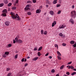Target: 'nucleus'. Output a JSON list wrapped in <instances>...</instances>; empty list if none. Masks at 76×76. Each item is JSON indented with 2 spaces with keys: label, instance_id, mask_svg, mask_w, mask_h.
Returning <instances> with one entry per match:
<instances>
[{
  "label": "nucleus",
  "instance_id": "1",
  "mask_svg": "<svg viewBox=\"0 0 76 76\" xmlns=\"http://www.w3.org/2000/svg\"><path fill=\"white\" fill-rule=\"evenodd\" d=\"M10 14L12 15V18L13 19H16V18H18V20H20L19 16V15H18V14H16V17L15 16V14L13 12H11Z\"/></svg>",
  "mask_w": 76,
  "mask_h": 76
},
{
  "label": "nucleus",
  "instance_id": "2",
  "mask_svg": "<svg viewBox=\"0 0 76 76\" xmlns=\"http://www.w3.org/2000/svg\"><path fill=\"white\" fill-rule=\"evenodd\" d=\"M71 16L72 18H75L76 16V11L74 10L71 12Z\"/></svg>",
  "mask_w": 76,
  "mask_h": 76
},
{
  "label": "nucleus",
  "instance_id": "3",
  "mask_svg": "<svg viewBox=\"0 0 76 76\" xmlns=\"http://www.w3.org/2000/svg\"><path fill=\"white\" fill-rule=\"evenodd\" d=\"M66 26V25L65 24L61 25L59 26V29H63V28H64Z\"/></svg>",
  "mask_w": 76,
  "mask_h": 76
},
{
  "label": "nucleus",
  "instance_id": "4",
  "mask_svg": "<svg viewBox=\"0 0 76 76\" xmlns=\"http://www.w3.org/2000/svg\"><path fill=\"white\" fill-rule=\"evenodd\" d=\"M69 22H70V23H72V24H74L75 22L74 21V20H73V19L71 18L69 20Z\"/></svg>",
  "mask_w": 76,
  "mask_h": 76
},
{
  "label": "nucleus",
  "instance_id": "5",
  "mask_svg": "<svg viewBox=\"0 0 76 76\" xmlns=\"http://www.w3.org/2000/svg\"><path fill=\"white\" fill-rule=\"evenodd\" d=\"M56 23H57L56 21H53V22L52 23V27H53V26H54L55 25H56Z\"/></svg>",
  "mask_w": 76,
  "mask_h": 76
},
{
  "label": "nucleus",
  "instance_id": "6",
  "mask_svg": "<svg viewBox=\"0 0 76 76\" xmlns=\"http://www.w3.org/2000/svg\"><path fill=\"white\" fill-rule=\"evenodd\" d=\"M41 10L40 9H39L36 10V13H41Z\"/></svg>",
  "mask_w": 76,
  "mask_h": 76
},
{
  "label": "nucleus",
  "instance_id": "7",
  "mask_svg": "<svg viewBox=\"0 0 76 76\" xmlns=\"http://www.w3.org/2000/svg\"><path fill=\"white\" fill-rule=\"evenodd\" d=\"M1 16H3V17H5L6 16H7V15H6V13H3L1 14Z\"/></svg>",
  "mask_w": 76,
  "mask_h": 76
},
{
  "label": "nucleus",
  "instance_id": "8",
  "mask_svg": "<svg viewBox=\"0 0 76 76\" xmlns=\"http://www.w3.org/2000/svg\"><path fill=\"white\" fill-rule=\"evenodd\" d=\"M5 24L6 26H9L10 25V23L9 21H6L5 22Z\"/></svg>",
  "mask_w": 76,
  "mask_h": 76
},
{
  "label": "nucleus",
  "instance_id": "9",
  "mask_svg": "<svg viewBox=\"0 0 76 76\" xmlns=\"http://www.w3.org/2000/svg\"><path fill=\"white\" fill-rule=\"evenodd\" d=\"M38 58H39L38 57H36L33 59V61H36V60H37L38 59Z\"/></svg>",
  "mask_w": 76,
  "mask_h": 76
},
{
  "label": "nucleus",
  "instance_id": "10",
  "mask_svg": "<svg viewBox=\"0 0 76 76\" xmlns=\"http://www.w3.org/2000/svg\"><path fill=\"white\" fill-rule=\"evenodd\" d=\"M22 42L23 41L22 40L19 39L18 40V42H17V43H20V44H21V43H22Z\"/></svg>",
  "mask_w": 76,
  "mask_h": 76
},
{
  "label": "nucleus",
  "instance_id": "11",
  "mask_svg": "<svg viewBox=\"0 0 76 76\" xmlns=\"http://www.w3.org/2000/svg\"><path fill=\"white\" fill-rule=\"evenodd\" d=\"M50 14L51 15H54V12L53 11H50Z\"/></svg>",
  "mask_w": 76,
  "mask_h": 76
},
{
  "label": "nucleus",
  "instance_id": "12",
  "mask_svg": "<svg viewBox=\"0 0 76 76\" xmlns=\"http://www.w3.org/2000/svg\"><path fill=\"white\" fill-rule=\"evenodd\" d=\"M7 10L6 9L3 10L2 11V13H7Z\"/></svg>",
  "mask_w": 76,
  "mask_h": 76
},
{
  "label": "nucleus",
  "instance_id": "13",
  "mask_svg": "<svg viewBox=\"0 0 76 76\" xmlns=\"http://www.w3.org/2000/svg\"><path fill=\"white\" fill-rule=\"evenodd\" d=\"M4 3L5 4H7L8 3V1L7 0H4Z\"/></svg>",
  "mask_w": 76,
  "mask_h": 76
},
{
  "label": "nucleus",
  "instance_id": "14",
  "mask_svg": "<svg viewBox=\"0 0 76 76\" xmlns=\"http://www.w3.org/2000/svg\"><path fill=\"white\" fill-rule=\"evenodd\" d=\"M58 0H54V1H53V4H56L57 3V1Z\"/></svg>",
  "mask_w": 76,
  "mask_h": 76
},
{
  "label": "nucleus",
  "instance_id": "15",
  "mask_svg": "<svg viewBox=\"0 0 76 76\" xmlns=\"http://www.w3.org/2000/svg\"><path fill=\"white\" fill-rule=\"evenodd\" d=\"M57 53L58 55V56H61V53H60V52H59V51H58L57 52Z\"/></svg>",
  "mask_w": 76,
  "mask_h": 76
},
{
  "label": "nucleus",
  "instance_id": "16",
  "mask_svg": "<svg viewBox=\"0 0 76 76\" xmlns=\"http://www.w3.org/2000/svg\"><path fill=\"white\" fill-rule=\"evenodd\" d=\"M24 9L25 10H29V7H25Z\"/></svg>",
  "mask_w": 76,
  "mask_h": 76
},
{
  "label": "nucleus",
  "instance_id": "17",
  "mask_svg": "<svg viewBox=\"0 0 76 76\" xmlns=\"http://www.w3.org/2000/svg\"><path fill=\"white\" fill-rule=\"evenodd\" d=\"M47 3H48V4H51V2L48 0H47Z\"/></svg>",
  "mask_w": 76,
  "mask_h": 76
},
{
  "label": "nucleus",
  "instance_id": "18",
  "mask_svg": "<svg viewBox=\"0 0 76 76\" xmlns=\"http://www.w3.org/2000/svg\"><path fill=\"white\" fill-rule=\"evenodd\" d=\"M70 44H73L74 43H75V41L73 40H72L70 42Z\"/></svg>",
  "mask_w": 76,
  "mask_h": 76
},
{
  "label": "nucleus",
  "instance_id": "19",
  "mask_svg": "<svg viewBox=\"0 0 76 76\" xmlns=\"http://www.w3.org/2000/svg\"><path fill=\"white\" fill-rule=\"evenodd\" d=\"M19 2V0H16L15 1V4H14V5H16V4H18V2Z\"/></svg>",
  "mask_w": 76,
  "mask_h": 76
},
{
  "label": "nucleus",
  "instance_id": "20",
  "mask_svg": "<svg viewBox=\"0 0 76 76\" xmlns=\"http://www.w3.org/2000/svg\"><path fill=\"white\" fill-rule=\"evenodd\" d=\"M76 72H73L72 74L71 75L72 76H73V75H76Z\"/></svg>",
  "mask_w": 76,
  "mask_h": 76
},
{
  "label": "nucleus",
  "instance_id": "21",
  "mask_svg": "<svg viewBox=\"0 0 76 76\" xmlns=\"http://www.w3.org/2000/svg\"><path fill=\"white\" fill-rule=\"evenodd\" d=\"M58 60H61V57H60V56H58Z\"/></svg>",
  "mask_w": 76,
  "mask_h": 76
},
{
  "label": "nucleus",
  "instance_id": "22",
  "mask_svg": "<svg viewBox=\"0 0 76 76\" xmlns=\"http://www.w3.org/2000/svg\"><path fill=\"white\" fill-rule=\"evenodd\" d=\"M15 40L16 41V42H18V37L15 38Z\"/></svg>",
  "mask_w": 76,
  "mask_h": 76
},
{
  "label": "nucleus",
  "instance_id": "23",
  "mask_svg": "<svg viewBox=\"0 0 76 76\" xmlns=\"http://www.w3.org/2000/svg\"><path fill=\"white\" fill-rule=\"evenodd\" d=\"M64 67V65H62L61 67H60V69L61 70L63 69V68Z\"/></svg>",
  "mask_w": 76,
  "mask_h": 76
},
{
  "label": "nucleus",
  "instance_id": "24",
  "mask_svg": "<svg viewBox=\"0 0 76 76\" xmlns=\"http://www.w3.org/2000/svg\"><path fill=\"white\" fill-rule=\"evenodd\" d=\"M9 54V52H6L5 53V55H8V54Z\"/></svg>",
  "mask_w": 76,
  "mask_h": 76
},
{
  "label": "nucleus",
  "instance_id": "25",
  "mask_svg": "<svg viewBox=\"0 0 76 76\" xmlns=\"http://www.w3.org/2000/svg\"><path fill=\"white\" fill-rule=\"evenodd\" d=\"M37 55L39 57V56H41V53H40V52H39L38 53Z\"/></svg>",
  "mask_w": 76,
  "mask_h": 76
},
{
  "label": "nucleus",
  "instance_id": "26",
  "mask_svg": "<svg viewBox=\"0 0 76 76\" xmlns=\"http://www.w3.org/2000/svg\"><path fill=\"white\" fill-rule=\"evenodd\" d=\"M7 56L6 55V54H4L2 55L3 57H4V58H6V57Z\"/></svg>",
  "mask_w": 76,
  "mask_h": 76
},
{
  "label": "nucleus",
  "instance_id": "27",
  "mask_svg": "<svg viewBox=\"0 0 76 76\" xmlns=\"http://www.w3.org/2000/svg\"><path fill=\"white\" fill-rule=\"evenodd\" d=\"M61 11H58V12H57V14H58V15H59V14H60V13H61Z\"/></svg>",
  "mask_w": 76,
  "mask_h": 76
},
{
  "label": "nucleus",
  "instance_id": "28",
  "mask_svg": "<svg viewBox=\"0 0 76 76\" xmlns=\"http://www.w3.org/2000/svg\"><path fill=\"white\" fill-rule=\"evenodd\" d=\"M70 69H74V66H70Z\"/></svg>",
  "mask_w": 76,
  "mask_h": 76
},
{
  "label": "nucleus",
  "instance_id": "29",
  "mask_svg": "<svg viewBox=\"0 0 76 76\" xmlns=\"http://www.w3.org/2000/svg\"><path fill=\"white\" fill-rule=\"evenodd\" d=\"M42 48V47H40L38 49V51H40V50H41Z\"/></svg>",
  "mask_w": 76,
  "mask_h": 76
},
{
  "label": "nucleus",
  "instance_id": "30",
  "mask_svg": "<svg viewBox=\"0 0 76 76\" xmlns=\"http://www.w3.org/2000/svg\"><path fill=\"white\" fill-rule=\"evenodd\" d=\"M61 5L60 4H57L56 5V7H60Z\"/></svg>",
  "mask_w": 76,
  "mask_h": 76
},
{
  "label": "nucleus",
  "instance_id": "31",
  "mask_svg": "<svg viewBox=\"0 0 76 76\" xmlns=\"http://www.w3.org/2000/svg\"><path fill=\"white\" fill-rule=\"evenodd\" d=\"M12 75V73L11 72H10L8 73V74L7 75V76H10V75Z\"/></svg>",
  "mask_w": 76,
  "mask_h": 76
},
{
  "label": "nucleus",
  "instance_id": "32",
  "mask_svg": "<svg viewBox=\"0 0 76 76\" xmlns=\"http://www.w3.org/2000/svg\"><path fill=\"white\" fill-rule=\"evenodd\" d=\"M59 36H60L61 37H62V36H63V34H62V33H60L59 34Z\"/></svg>",
  "mask_w": 76,
  "mask_h": 76
},
{
  "label": "nucleus",
  "instance_id": "33",
  "mask_svg": "<svg viewBox=\"0 0 76 76\" xmlns=\"http://www.w3.org/2000/svg\"><path fill=\"white\" fill-rule=\"evenodd\" d=\"M12 3H10L8 4V6H11L12 5Z\"/></svg>",
  "mask_w": 76,
  "mask_h": 76
},
{
  "label": "nucleus",
  "instance_id": "34",
  "mask_svg": "<svg viewBox=\"0 0 76 76\" xmlns=\"http://www.w3.org/2000/svg\"><path fill=\"white\" fill-rule=\"evenodd\" d=\"M3 5H4V3H1L0 4V7H2V6H3Z\"/></svg>",
  "mask_w": 76,
  "mask_h": 76
},
{
  "label": "nucleus",
  "instance_id": "35",
  "mask_svg": "<svg viewBox=\"0 0 76 76\" xmlns=\"http://www.w3.org/2000/svg\"><path fill=\"white\" fill-rule=\"evenodd\" d=\"M41 34H44V30H41Z\"/></svg>",
  "mask_w": 76,
  "mask_h": 76
},
{
  "label": "nucleus",
  "instance_id": "36",
  "mask_svg": "<svg viewBox=\"0 0 76 76\" xmlns=\"http://www.w3.org/2000/svg\"><path fill=\"white\" fill-rule=\"evenodd\" d=\"M44 35H46V34H47V31H45L44 32Z\"/></svg>",
  "mask_w": 76,
  "mask_h": 76
},
{
  "label": "nucleus",
  "instance_id": "37",
  "mask_svg": "<svg viewBox=\"0 0 76 76\" xmlns=\"http://www.w3.org/2000/svg\"><path fill=\"white\" fill-rule=\"evenodd\" d=\"M27 3H32V1H28L27 2Z\"/></svg>",
  "mask_w": 76,
  "mask_h": 76
},
{
  "label": "nucleus",
  "instance_id": "38",
  "mask_svg": "<svg viewBox=\"0 0 76 76\" xmlns=\"http://www.w3.org/2000/svg\"><path fill=\"white\" fill-rule=\"evenodd\" d=\"M31 4H28L26 5V7H31Z\"/></svg>",
  "mask_w": 76,
  "mask_h": 76
},
{
  "label": "nucleus",
  "instance_id": "39",
  "mask_svg": "<svg viewBox=\"0 0 76 76\" xmlns=\"http://www.w3.org/2000/svg\"><path fill=\"white\" fill-rule=\"evenodd\" d=\"M27 14L28 15H31V13L30 12H27Z\"/></svg>",
  "mask_w": 76,
  "mask_h": 76
},
{
  "label": "nucleus",
  "instance_id": "40",
  "mask_svg": "<svg viewBox=\"0 0 76 76\" xmlns=\"http://www.w3.org/2000/svg\"><path fill=\"white\" fill-rule=\"evenodd\" d=\"M51 72L52 73H54L55 72V70L54 69H52L51 70Z\"/></svg>",
  "mask_w": 76,
  "mask_h": 76
},
{
  "label": "nucleus",
  "instance_id": "41",
  "mask_svg": "<svg viewBox=\"0 0 76 76\" xmlns=\"http://www.w3.org/2000/svg\"><path fill=\"white\" fill-rule=\"evenodd\" d=\"M55 47L56 48L57 47V48H58V45H57V44L55 45Z\"/></svg>",
  "mask_w": 76,
  "mask_h": 76
},
{
  "label": "nucleus",
  "instance_id": "42",
  "mask_svg": "<svg viewBox=\"0 0 76 76\" xmlns=\"http://www.w3.org/2000/svg\"><path fill=\"white\" fill-rule=\"evenodd\" d=\"M18 55L17 54L15 56V58H18Z\"/></svg>",
  "mask_w": 76,
  "mask_h": 76
},
{
  "label": "nucleus",
  "instance_id": "43",
  "mask_svg": "<svg viewBox=\"0 0 76 76\" xmlns=\"http://www.w3.org/2000/svg\"><path fill=\"white\" fill-rule=\"evenodd\" d=\"M8 47H12V44H8Z\"/></svg>",
  "mask_w": 76,
  "mask_h": 76
},
{
  "label": "nucleus",
  "instance_id": "44",
  "mask_svg": "<svg viewBox=\"0 0 76 76\" xmlns=\"http://www.w3.org/2000/svg\"><path fill=\"white\" fill-rule=\"evenodd\" d=\"M12 9H14V10H15L16 9V7H13L12 8Z\"/></svg>",
  "mask_w": 76,
  "mask_h": 76
},
{
  "label": "nucleus",
  "instance_id": "45",
  "mask_svg": "<svg viewBox=\"0 0 76 76\" xmlns=\"http://www.w3.org/2000/svg\"><path fill=\"white\" fill-rule=\"evenodd\" d=\"M33 2L34 3H36L37 2V1L36 0H33Z\"/></svg>",
  "mask_w": 76,
  "mask_h": 76
},
{
  "label": "nucleus",
  "instance_id": "46",
  "mask_svg": "<svg viewBox=\"0 0 76 76\" xmlns=\"http://www.w3.org/2000/svg\"><path fill=\"white\" fill-rule=\"evenodd\" d=\"M10 70V68H7V71H9V70Z\"/></svg>",
  "mask_w": 76,
  "mask_h": 76
},
{
  "label": "nucleus",
  "instance_id": "47",
  "mask_svg": "<svg viewBox=\"0 0 76 76\" xmlns=\"http://www.w3.org/2000/svg\"><path fill=\"white\" fill-rule=\"evenodd\" d=\"M73 46L74 47V48L76 47V42Z\"/></svg>",
  "mask_w": 76,
  "mask_h": 76
},
{
  "label": "nucleus",
  "instance_id": "48",
  "mask_svg": "<svg viewBox=\"0 0 76 76\" xmlns=\"http://www.w3.org/2000/svg\"><path fill=\"white\" fill-rule=\"evenodd\" d=\"M62 45L63 46H66V44L63 43L62 44Z\"/></svg>",
  "mask_w": 76,
  "mask_h": 76
},
{
  "label": "nucleus",
  "instance_id": "49",
  "mask_svg": "<svg viewBox=\"0 0 76 76\" xmlns=\"http://www.w3.org/2000/svg\"><path fill=\"white\" fill-rule=\"evenodd\" d=\"M25 60V58H23L22 59V60H21L22 62H23V61H24Z\"/></svg>",
  "mask_w": 76,
  "mask_h": 76
},
{
  "label": "nucleus",
  "instance_id": "50",
  "mask_svg": "<svg viewBox=\"0 0 76 76\" xmlns=\"http://www.w3.org/2000/svg\"><path fill=\"white\" fill-rule=\"evenodd\" d=\"M38 50V48H35L34 49V50H35V51H36V50Z\"/></svg>",
  "mask_w": 76,
  "mask_h": 76
},
{
  "label": "nucleus",
  "instance_id": "51",
  "mask_svg": "<svg viewBox=\"0 0 76 76\" xmlns=\"http://www.w3.org/2000/svg\"><path fill=\"white\" fill-rule=\"evenodd\" d=\"M66 75H70V73H69V72H66Z\"/></svg>",
  "mask_w": 76,
  "mask_h": 76
},
{
  "label": "nucleus",
  "instance_id": "52",
  "mask_svg": "<svg viewBox=\"0 0 76 76\" xmlns=\"http://www.w3.org/2000/svg\"><path fill=\"white\" fill-rule=\"evenodd\" d=\"M72 63V61H71L70 62H69L68 63V64H70Z\"/></svg>",
  "mask_w": 76,
  "mask_h": 76
},
{
  "label": "nucleus",
  "instance_id": "53",
  "mask_svg": "<svg viewBox=\"0 0 76 76\" xmlns=\"http://www.w3.org/2000/svg\"><path fill=\"white\" fill-rule=\"evenodd\" d=\"M48 53H47L45 55V56H48Z\"/></svg>",
  "mask_w": 76,
  "mask_h": 76
},
{
  "label": "nucleus",
  "instance_id": "54",
  "mask_svg": "<svg viewBox=\"0 0 76 76\" xmlns=\"http://www.w3.org/2000/svg\"><path fill=\"white\" fill-rule=\"evenodd\" d=\"M72 8L73 9L74 8H75V6L74 5H72Z\"/></svg>",
  "mask_w": 76,
  "mask_h": 76
},
{
  "label": "nucleus",
  "instance_id": "55",
  "mask_svg": "<svg viewBox=\"0 0 76 76\" xmlns=\"http://www.w3.org/2000/svg\"><path fill=\"white\" fill-rule=\"evenodd\" d=\"M49 58H50V59H51V58H52V56H49Z\"/></svg>",
  "mask_w": 76,
  "mask_h": 76
},
{
  "label": "nucleus",
  "instance_id": "56",
  "mask_svg": "<svg viewBox=\"0 0 76 76\" xmlns=\"http://www.w3.org/2000/svg\"><path fill=\"white\" fill-rule=\"evenodd\" d=\"M40 9H42V6H41L39 7Z\"/></svg>",
  "mask_w": 76,
  "mask_h": 76
},
{
  "label": "nucleus",
  "instance_id": "57",
  "mask_svg": "<svg viewBox=\"0 0 76 76\" xmlns=\"http://www.w3.org/2000/svg\"><path fill=\"white\" fill-rule=\"evenodd\" d=\"M16 42V41L13 40V43L15 44Z\"/></svg>",
  "mask_w": 76,
  "mask_h": 76
},
{
  "label": "nucleus",
  "instance_id": "58",
  "mask_svg": "<svg viewBox=\"0 0 76 76\" xmlns=\"http://www.w3.org/2000/svg\"><path fill=\"white\" fill-rule=\"evenodd\" d=\"M10 8H8V11L9 12V11H10Z\"/></svg>",
  "mask_w": 76,
  "mask_h": 76
},
{
  "label": "nucleus",
  "instance_id": "59",
  "mask_svg": "<svg viewBox=\"0 0 76 76\" xmlns=\"http://www.w3.org/2000/svg\"><path fill=\"white\" fill-rule=\"evenodd\" d=\"M26 58L24 59V62H26Z\"/></svg>",
  "mask_w": 76,
  "mask_h": 76
},
{
  "label": "nucleus",
  "instance_id": "60",
  "mask_svg": "<svg viewBox=\"0 0 76 76\" xmlns=\"http://www.w3.org/2000/svg\"><path fill=\"white\" fill-rule=\"evenodd\" d=\"M28 65V64H25V65H24V66H25V67H26V66H27V65Z\"/></svg>",
  "mask_w": 76,
  "mask_h": 76
},
{
  "label": "nucleus",
  "instance_id": "61",
  "mask_svg": "<svg viewBox=\"0 0 76 76\" xmlns=\"http://www.w3.org/2000/svg\"><path fill=\"white\" fill-rule=\"evenodd\" d=\"M46 7H48V5H46Z\"/></svg>",
  "mask_w": 76,
  "mask_h": 76
},
{
  "label": "nucleus",
  "instance_id": "62",
  "mask_svg": "<svg viewBox=\"0 0 76 76\" xmlns=\"http://www.w3.org/2000/svg\"><path fill=\"white\" fill-rule=\"evenodd\" d=\"M56 76H59V75L58 74H57L56 75Z\"/></svg>",
  "mask_w": 76,
  "mask_h": 76
},
{
  "label": "nucleus",
  "instance_id": "63",
  "mask_svg": "<svg viewBox=\"0 0 76 76\" xmlns=\"http://www.w3.org/2000/svg\"><path fill=\"white\" fill-rule=\"evenodd\" d=\"M73 70H74V71H76V69H74Z\"/></svg>",
  "mask_w": 76,
  "mask_h": 76
},
{
  "label": "nucleus",
  "instance_id": "64",
  "mask_svg": "<svg viewBox=\"0 0 76 76\" xmlns=\"http://www.w3.org/2000/svg\"><path fill=\"white\" fill-rule=\"evenodd\" d=\"M16 76H20V75L19 74H17L16 75Z\"/></svg>",
  "mask_w": 76,
  "mask_h": 76
}]
</instances>
